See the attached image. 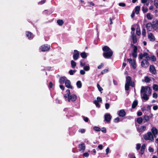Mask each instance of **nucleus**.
Returning a JSON list of instances; mask_svg holds the SVG:
<instances>
[{"mask_svg":"<svg viewBox=\"0 0 158 158\" xmlns=\"http://www.w3.org/2000/svg\"><path fill=\"white\" fill-rule=\"evenodd\" d=\"M102 50L104 52L103 53V56L105 58L109 59L112 56L113 51L109 47L105 46L102 48Z\"/></svg>","mask_w":158,"mask_h":158,"instance_id":"1","label":"nucleus"},{"mask_svg":"<svg viewBox=\"0 0 158 158\" xmlns=\"http://www.w3.org/2000/svg\"><path fill=\"white\" fill-rule=\"evenodd\" d=\"M143 136L144 139L146 140H150L152 141L154 140L153 135L150 132H148L147 134H144Z\"/></svg>","mask_w":158,"mask_h":158,"instance_id":"2","label":"nucleus"},{"mask_svg":"<svg viewBox=\"0 0 158 158\" xmlns=\"http://www.w3.org/2000/svg\"><path fill=\"white\" fill-rule=\"evenodd\" d=\"M50 48V45L47 44H45L41 46L40 48V49L42 52H45L49 50Z\"/></svg>","mask_w":158,"mask_h":158,"instance_id":"3","label":"nucleus"},{"mask_svg":"<svg viewBox=\"0 0 158 158\" xmlns=\"http://www.w3.org/2000/svg\"><path fill=\"white\" fill-rule=\"evenodd\" d=\"M77 98V96L75 94H73L72 95H70L69 96H67V98L66 100H68V102H70L71 100L72 102H73L75 101Z\"/></svg>","mask_w":158,"mask_h":158,"instance_id":"4","label":"nucleus"},{"mask_svg":"<svg viewBox=\"0 0 158 158\" xmlns=\"http://www.w3.org/2000/svg\"><path fill=\"white\" fill-rule=\"evenodd\" d=\"M131 45L133 48V49L132 53V56L134 58H136L137 55V47L136 46L133 44H132Z\"/></svg>","mask_w":158,"mask_h":158,"instance_id":"5","label":"nucleus"},{"mask_svg":"<svg viewBox=\"0 0 158 158\" xmlns=\"http://www.w3.org/2000/svg\"><path fill=\"white\" fill-rule=\"evenodd\" d=\"M127 61L131 64L133 69H135L136 68L135 60L134 59L132 60L131 58L128 59Z\"/></svg>","mask_w":158,"mask_h":158,"instance_id":"6","label":"nucleus"},{"mask_svg":"<svg viewBox=\"0 0 158 158\" xmlns=\"http://www.w3.org/2000/svg\"><path fill=\"white\" fill-rule=\"evenodd\" d=\"M79 57V53L78 51L76 50H74L73 58L74 60H77Z\"/></svg>","mask_w":158,"mask_h":158,"instance_id":"7","label":"nucleus"},{"mask_svg":"<svg viewBox=\"0 0 158 158\" xmlns=\"http://www.w3.org/2000/svg\"><path fill=\"white\" fill-rule=\"evenodd\" d=\"M141 65L143 67L147 68L149 65V62L147 60H143L141 63Z\"/></svg>","mask_w":158,"mask_h":158,"instance_id":"8","label":"nucleus"},{"mask_svg":"<svg viewBox=\"0 0 158 158\" xmlns=\"http://www.w3.org/2000/svg\"><path fill=\"white\" fill-rule=\"evenodd\" d=\"M148 90L149 91L151 90V88L150 87L147 86L145 87L143 86H142L141 87L140 92L141 93H146L147 92V91Z\"/></svg>","mask_w":158,"mask_h":158,"instance_id":"9","label":"nucleus"},{"mask_svg":"<svg viewBox=\"0 0 158 158\" xmlns=\"http://www.w3.org/2000/svg\"><path fill=\"white\" fill-rule=\"evenodd\" d=\"M149 71L152 74L156 75V70L154 65H151L149 67Z\"/></svg>","mask_w":158,"mask_h":158,"instance_id":"10","label":"nucleus"},{"mask_svg":"<svg viewBox=\"0 0 158 158\" xmlns=\"http://www.w3.org/2000/svg\"><path fill=\"white\" fill-rule=\"evenodd\" d=\"M118 115L122 117H124L126 115V113L124 109H122L118 111Z\"/></svg>","mask_w":158,"mask_h":158,"instance_id":"11","label":"nucleus"},{"mask_svg":"<svg viewBox=\"0 0 158 158\" xmlns=\"http://www.w3.org/2000/svg\"><path fill=\"white\" fill-rule=\"evenodd\" d=\"M65 83V86L69 89H73V87L71 85V82L69 80L67 79Z\"/></svg>","mask_w":158,"mask_h":158,"instance_id":"12","label":"nucleus"},{"mask_svg":"<svg viewBox=\"0 0 158 158\" xmlns=\"http://www.w3.org/2000/svg\"><path fill=\"white\" fill-rule=\"evenodd\" d=\"M112 116L110 114H106L104 115V120L107 122H110Z\"/></svg>","mask_w":158,"mask_h":158,"instance_id":"13","label":"nucleus"},{"mask_svg":"<svg viewBox=\"0 0 158 158\" xmlns=\"http://www.w3.org/2000/svg\"><path fill=\"white\" fill-rule=\"evenodd\" d=\"M79 150V151H82L84 152L85 148V146L84 143H81V144L78 145Z\"/></svg>","mask_w":158,"mask_h":158,"instance_id":"14","label":"nucleus"},{"mask_svg":"<svg viewBox=\"0 0 158 158\" xmlns=\"http://www.w3.org/2000/svg\"><path fill=\"white\" fill-rule=\"evenodd\" d=\"M26 36L29 39H32L34 37V35L30 31H26Z\"/></svg>","mask_w":158,"mask_h":158,"instance_id":"15","label":"nucleus"},{"mask_svg":"<svg viewBox=\"0 0 158 158\" xmlns=\"http://www.w3.org/2000/svg\"><path fill=\"white\" fill-rule=\"evenodd\" d=\"M151 131L154 137H156V135H157L158 134L157 129L155 127H153L151 129Z\"/></svg>","mask_w":158,"mask_h":158,"instance_id":"16","label":"nucleus"},{"mask_svg":"<svg viewBox=\"0 0 158 158\" xmlns=\"http://www.w3.org/2000/svg\"><path fill=\"white\" fill-rule=\"evenodd\" d=\"M148 37L150 41H153L155 40V36L152 33H150L148 35Z\"/></svg>","mask_w":158,"mask_h":158,"instance_id":"17","label":"nucleus"},{"mask_svg":"<svg viewBox=\"0 0 158 158\" xmlns=\"http://www.w3.org/2000/svg\"><path fill=\"white\" fill-rule=\"evenodd\" d=\"M66 80V77H62L59 79V82L60 84H63L65 82Z\"/></svg>","mask_w":158,"mask_h":158,"instance_id":"18","label":"nucleus"},{"mask_svg":"<svg viewBox=\"0 0 158 158\" xmlns=\"http://www.w3.org/2000/svg\"><path fill=\"white\" fill-rule=\"evenodd\" d=\"M131 34L132 35V39L133 40V42L134 44H135L137 42V39L136 35L134 34V32H131Z\"/></svg>","mask_w":158,"mask_h":158,"instance_id":"19","label":"nucleus"},{"mask_svg":"<svg viewBox=\"0 0 158 158\" xmlns=\"http://www.w3.org/2000/svg\"><path fill=\"white\" fill-rule=\"evenodd\" d=\"M146 129V127L145 126H141L140 128H137L138 131L139 132H143Z\"/></svg>","mask_w":158,"mask_h":158,"instance_id":"20","label":"nucleus"},{"mask_svg":"<svg viewBox=\"0 0 158 158\" xmlns=\"http://www.w3.org/2000/svg\"><path fill=\"white\" fill-rule=\"evenodd\" d=\"M146 148V146L145 144H143L140 150V153L141 155H143L144 153Z\"/></svg>","mask_w":158,"mask_h":158,"instance_id":"21","label":"nucleus"},{"mask_svg":"<svg viewBox=\"0 0 158 158\" xmlns=\"http://www.w3.org/2000/svg\"><path fill=\"white\" fill-rule=\"evenodd\" d=\"M138 104V102L137 100H134L132 104L131 107L133 109H135Z\"/></svg>","mask_w":158,"mask_h":158,"instance_id":"22","label":"nucleus"},{"mask_svg":"<svg viewBox=\"0 0 158 158\" xmlns=\"http://www.w3.org/2000/svg\"><path fill=\"white\" fill-rule=\"evenodd\" d=\"M143 120L144 123L148 122L149 120V116L147 115H145L143 117Z\"/></svg>","mask_w":158,"mask_h":158,"instance_id":"23","label":"nucleus"},{"mask_svg":"<svg viewBox=\"0 0 158 158\" xmlns=\"http://www.w3.org/2000/svg\"><path fill=\"white\" fill-rule=\"evenodd\" d=\"M140 10V6H137L135 7V13L136 14H138Z\"/></svg>","mask_w":158,"mask_h":158,"instance_id":"24","label":"nucleus"},{"mask_svg":"<svg viewBox=\"0 0 158 158\" xmlns=\"http://www.w3.org/2000/svg\"><path fill=\"white\" fill-rule=\"evenodd\" d=\"M66 94H64V97L65 99H66L67 98V96H69L70 94V90L69 89H67L66 91Z\"/></svg>","mask_w":158,"mask_h":158,"instance_id":"25","label":"nucleus"},{"mask_svg":"<svg viewBox=\"0 0 158 158\" xmlns=\"http://www.w3.org/2000/svg\"><path fill=\"white\" fill-rule=\"evenodd\" d=\"M131 77L128 76L126 77V83L130 84L131 81Z\"/></svg>","mask_w":158,"mask_h":158,"instance_id":"26","label":"nucleus"},{"mask_svg":"<svg viewBox=\"0 0 158 158\" xmlns=\"http://www.w3.org/2000/svg\"><path fill=\"white\" fill-rule=\"evenodd\" d=\"M143 121V118L141 117L137 118L136 120L137 123L139 124L142 123Z\"/></svg>","mask_w":158,"mask_h":158,"instance_id":"27","label":"nucleus"},{"mask_svg":"<svg viewBox=\"0 0 158 158\" xmlns=\"http://www.w3.org/2000/svg\"><path fill=\"white\" fill-rule=\"evenodd\" d=\"M152 27L155 30L157 29L158 28V22H157L155 24H152Z\"/></svg>","mask_w":158,"mask_h":158,"instance_id":"28","label":"nucleus"},{"mask_svg":"<svg viewBox=\"0 0 158 158\" xmlns=\"http://www.w3.org/2000/svg\"><path fill=\"white\" fill-rule=\"evenodd\" d=\"M57 23L58 24V25H59L60 26H61L63 25L64 22L62 20L58 19L57 21Z\"/></svg>","mask_w":158,"mask_h":158,"instance_id":"29","label":"nucleus"},{"mask_svg":"<svg viewBox=\"0 0 158 158\" xmlns=\"http://www.w3.org/2000/svg\"><path fill=\"white\" fill-rule=\"evenodd\" d=\"M136 33L137 35L139 36L141 34L140 27L139 26L137 27L136 30Z\"/></svg>","mask_w":158,"mask_h":158,"instance_id":"30","label":"nucleus"},{"mask_svg":"<svg viewBox=\"0 0 158 158\" xmlns=\"http://www.w3.org/2000/svg\"><path fill=\"white\" fill-rule=\"evenodd\" d=\"M71 66L73 68H74L76 66V63L73 60L71 61Z\"/></svg>","mask_w":158,"mask_h":158,"instance_id":"31","label":"nucleus"},{"mask_svg":"<svg viewBox=\"0 0 158 158\" xmlns=\"http://www.w3.org/2000/svg\"><path fill=\"white\" fill-rule=\"evenodd\" d=\"M80 55L83 58H85L87 57L86 53L85 52H82L81 53Z\"/></svg>","mask_w":158,"mask_h":158,"instance_id":"32","label":"nucleus"},{"mask_svg":"<svg viewBox=\"0 0 158 158\" xmlns=\"http://www.w3.org/2000/svg\"><path fill=\"white\" fill-rule=\"evenodd\" d=\"M76 85L78 88H81L82 87V83L81 81H78L76 83Z\"/></svg>","mask_w":158,"mask_h":158,"instance_id":"33","label":"nucleus"},{"mask_svg":"<svg viewBox=\"0 0 158 158\" xmlns=\"http://www.w3.org/2000/svg\"><path fill=\"white\" fill-rule=\"evenodd\" d=\"M142 98L144 100H147L149 98L147 94L146 93H145L143 94V95L142 97Z\"/></svg>","mask_w":158,"mask_h":158,"instance_id":"34","label":"nucleus"},{"mask_svg":"<svg viewBox=\"0 0 158 158\" xmlns=\"http://www.w3.org/2000/svg\"><path fill=\"white\" fill-rule=\"evenodd\" d=\"M153 89L155 91H157L158 90V85L154 84L153 85Z\"/></svg>","mask_w":158,"mask_h":158,"instance_id":"35","label":"nucleus"},{"mask_svg":"<svg viewBox=\"0 0 158 158\" xmlns=\"http://www.w3.org/2000/svg\"><path fill=\"white\" fill-rule=\"evenodd\" d=\"M130 86V84L126 83L125 84V89L126 90H129Z\"/></svg>","mask_w":158,"mask_h":158,"instance_id":"36","label":"nucleus"},{"mask_svg":"<svg viewBox=\"0 0 158 158\" xmlns=\"http://www.w3.org/2000/svg\"><path fill=\"white\" fill-rule=\"evenodd\" d=\"M150 60L153 62H155L156 60V56L154 55H152L151 56Z\"/></svg>","mask_w":158,"mask_h":158,"instance_id":"37","label":"nucleus"},{"mask_svg":"<svg viewBox=\"0 0 158 158\" xmlns=\"http://www.w3.org/2000/svg\"><path fill=\"white\" fill-rule=\"evenodd\" d=\"M94 103L95 105L97 107L99 108L100 107V106L99 102L97 100H94Z\"/></svg>","mask_w":158,"mask_h":158,"instance_id":"38","label":"nucleus"},{"mask_svg":"<svg viewBox=\"0 0 158 158\" xmlns=\"http://www.w3.org/2000/svg\"><path fill=\"white\" fill-rule=\"evenodd\" d=\"M84 69L85 71H88L90 70V67L89 65L85 66L84 67Z\"/></svg>","mask_w":158,"mask_h":158,"instance_id":"39","label":"nucleus"},{"mask_svg":"<svg viewBox=\"0 0 158 158\" xmlns=\"http://www.w3.org/2000/svg\"><path fill=\"white\" fill-rule=\"evenodd\" d=\"M147 18L149 20H151L152 18V17L151 16V14L148 13L147 15Z\"/></svg>","mask_w":158,"mask_h":158,"instance_id":"40","label":"nucleus"},{"mask_svg":"<svg viewBox=\"0 0 158 158\" xmlns=\"http://www.w3.org/2000/svg\"><path fill=\"white\" fill-rule=\"evenodd\" d=\"M93 129L94 130H95L96 131H100L101 130L100 127H96V126L94 127H93Z\"/></svg>","mask_w":158,"mask_h":158,"instance_id":"41","label":"nucleus"},{"mask_svg":"<svg viewBox=\"0 0 158 158\" xmlns=\"http://www.w3.org/2000/svg\"><path fill=\"white\" fill-rule=\"evenodd\" d=\"M150 81V78L147 76L145 77V81L146 83H149Z\"/></svg>","mask_w":158,"mask_h":158,"instance_id":"42","label":"nucleus"},{"mask_svg":"<svg viewBox=\"0 0 158 158\" xmlns=\"http://www.w3.org/2000/svg\"><path fill=\"white\" fill-rule=\"evenodd\" d=\"M154 5L156 8L158 9V0H154Z\"/></svg>","mask_w":158,"mask_h":158,"instance_id":"43","label":"nucleus"},{"mask_svg":"<svg viewBox=\"0 0 158 158\" xmlns=\"http://www.w3.org/2000/svg\"><path fill=\"white\" fill-rule=\"evenodd\" d=\"M76 71L77 70H73L71 69L69 71V73L70 75H73L74 74V73L76 72Z\"/></svg>","mask_w":158,"mask_h":158,"instance_id":"44","label":"nucleus"},{"mask_svg":"<svg viewBox=\"0 0 158 158\" xmlns=\"http://www.w3.org/2000/svg\"><path fill=\"white\" fill-rule=\"evenodd\" d=\"M152 24L151 23H149L146 24V27L148 29L150 28L151 27H152Z\"/></svg>","mask_w":158,"mask_h":158,"instance_id":"45","label":"nucleus"},{"mask_svg":"<svg viewBox=\"0 0 158 158\" xmlns=\"http://www.w3.org/2000/svg\"><path fill=\"white\" fill-rule=\"evenodd\" d=\"M97 88L100 92H101L103 90V89L100 86V85L98 84H97Z\"/></svg>","mask_w":158,"mask_h":158,"instance_id":"46","label":"nucleus"},{"mask_svg":"<svg viewBox=\"0 0 158 158\" xmlns=\"http://www.w3.org/2000/svg\"><path fill=\"white\" fill-rule=\"evenodd\" d=\"M148 10V9L147 7H145L143 6L142 7V11L143 13H145L146 12H147Z\"/></svg>","mask_w":158,"mask_h":158,"instance_id":"47","label":"nucleus"},{"mask_svg":"<svg viewBox=\"0 0 158 158\" xmlns=\"http://www.w3.org/2000/svg\"><path fill=\"white\" fill-rule=\"evenodd\" d=\"M46 1V0H42L38 2L39 5H42L44 4Z\"/></svg>","mask_w":158,"mask_h":158,"instance_id":"48","label":"nucleus"},{"mask_svg":"<svg viewBox=\"0 0 158 158\" xmlns=\"http://www.w3.org/2000/svg\"><path fill=\"white\" fill-rule=\"evenodd\" d=\"M141 147V144L140 143H137L136 145V149L137 150L139 149Z\"/></svg>","mask_w":158,"mask_h":158,"instance_id":"49","label":"nucleus"},{"mask_svg":"<svg viewBox=\"0 0 158 158\" xmlns=\"http://www.w3.org/2000/svg\"><path fill=\"white\" fill-rule=\"evenodd\" d=\"M108 71V69H105L104 70H103L101 72V73L102 74H104L106 73H107Z\"/></svg>","mask_w":158,"mask_h":158,"instance_id":"50","label":"nucleus"},{"mask_svg":"<svg viewBox=\"0 0 158 158\" xmlns=\"http://www.w3.org/2000/svg\"><path fill=\"white\" fill-rule=\"evenodd\" d=\"M146 31L145 29L144 28H143L142 29V35L143 36H144L146 35Z\"/></svg>","mask_w":158,"mask_h":158,"instance_id":"51","label":"nucleus"},{"mask_svg":"<svg viewBox=\"0 0 158 158\" xmlns=\"http://www.w3.org/2000/svg\"><path fill=\"white\" fill-rule=\"evenodd\" d=\"M120 119L118 117H117L116 118H115L114 119V122L115 123H118Z\"/></svg>","mask_w":158,"mask_h":158,"instance_id":"52","label":"nucleus"},{"mask_svg":"<svg viewBox=\"0 0 158 158\" xmlns=\"http://www.w3.org/2000/svg\"><path fill=\"white\" fill-rule=\"evenodd\" d=\"M79 131L81 133H84L85 132V130L84 129H81L79 130Z\"/></svg>","mask_w":158,"mask_h":158,"instance_id":"53","label":"nucleus"},{"mask_svg":"<svg viewBox=\"0 0 158 158\" xmlns=\"http://www.w3.org/2000/svg\"><path fill=\"white\" fill-rule=\"evenodd\" d=\"M119 6H120L124 7L126 6V4L124 3L121 2L119 3L118 4Z\"/></svg>","mask_w":158,"mask_h":158,"instance_id":"54","label":"nucleus"},{"mask_svg":"<svg viewBox=\"0 0 158 158\" xmlns=\"http://www.w3.org/2000/svg\"><path fill=\"white\" fill-rule=\"evenodd\" d=\"M104 133H105L106 132V128L103 127L102 128L101 130Z\"/></svg>","mask_w":158,"mask_h":158,"instance_id":"55","label":"nucleus"},{"mask_svg":"<svg viewBox=\"0 0 158 158\" xmlns=\"http://www.w3.org/2000/svg\"><path fill=\"white\" fill-rule=\"evenodd\" d=\"M134 154V153H129L128 155V156L130 158L131 157H133L135 156Z\"/></svg>","mask_w":158,"mask_h":158,"instance_id":"56","label":"nucleus"},{"mask_svg":"<svg viewBox=\"0 0 158 158\" xmlns=\"http://www.w3.org/2000/svg\"><path fill=\"white\" fill-rule=\"evenodd\" d=\"M83 119L86 122H87L89 121V118L87 117L83 116Z\"/></svg>","mask_w":158,"mask_h":158,"instance_id":"57","label":"nucleus"},{"mask_svg":"<svg viewBox=\"0 0 158 158\" xmlns=\"http://www.w3.org/2000/svg\"><path fill=\"white\" fill-rule=\"evenodd\" d=\"M89 156V154L88 152H85L83 153V156L85 157H88Z\"/></svg>","mask_w":158,"mask_h":158,"instance_id":"58","label":"nucleus"},{"mask_svg":"<svg viewBox=\"0 0 158 158\" xmlns=\"http://www.w3.org/2000/svg\"><path fill=\"white\" fill-rule=\"evenodd\" d=\"M105 108L106 109H108L110 107V104L108 103H106L105 105Z\"/></svg>","mask_w":158,"mask_h":158,"instance_id":"59","label":"nucleus"},{"mask_svg":"<svg viewBox=\"0 0 158 158\" xmlns=\"http://www.w3.org/2000/svg\"><path fill=\"white\" fill-rule=\"evenodd\" d=\"M144 57L143 54L142 53H140L139 55V59H142L143 57Z\"/></svg>","mask_w":158,"mask_h":158,"instance_id":"60","label":"nucleus"},{"mask_svg":"<svg viewBox=\"0 0 158 158\" xmlns=\"http://www.w3.org/2000/svg\"><path fill=\"white\" fill-rule=\"evenodd\" d=\"M97 100L98 102H102V98L100 97H98L97 98Z\"/></svg>","mask_w":158,"mask_h":158,"instance_id":"61","label":"nucleus"},{"mask_svg":"<svg viewBox=\"0 0 158 158\" xmlns=\"http://www.w3.org/2000/svg\"><path fill=\"white\" fill-rule=\"evenodd\" d=\"M103 66H104V64H103V63H101V64L98 66V68L99 69H101L102 67H103Z\"/></svg>","mask_w":158,"mask_h":158,"instance_id":"62","label":"nucleus"},{"mask_svg":"<svg viewBox=\"0 0 158 158\" xmlns=\"http://www.w3.org/2000/svg\"><path fill=\"white\" fill-rule=\"evenodd\" d=\"M85 71L83 70H81L80 71V73L81 75H84L85 74Z\"/></svg>","mask_w":158,"mask_h":158,"instance_id":"63","label":"nucleus"},{"mask_svg":"<svg viewBox=\"0 0 158 158\" xmlns=\"http://www.w3.org/2000/svg\"><path fill=\"white\" fill-rule=\"evenodd\" d=\"M98 148L100 150L102 149L103 148V145L102 144H100L98 146Z\"/></svg>","mask_w":158,"mask_h":158,"instance_id":"64","label":"nucleus"}]
</instances>
